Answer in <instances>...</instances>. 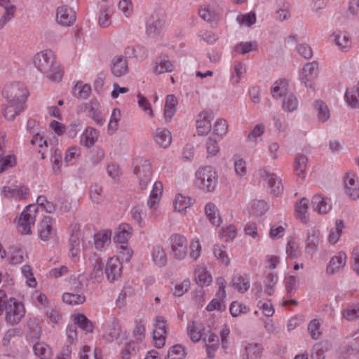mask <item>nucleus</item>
I'll return each instance as SVG.
<instances>
[{
    "label": "nucleus",
    "mask_w": 359,
    "mask_h": 359,
    "mask_svg": "<svg viewBox=\"0 0 359 359\" xmlns=\"http://www.w3.org/2000/svg\"><path fill=\"white\" fill-rule=\"evenodd\" d=\"M34 67L51 82L60 83L64 76V67L57 60L55 53L44 50L37 53L33 58Z\"/></svg>",
    "instance_id": "nucleus-1"
},
{
    "label": "nucleus",
    "mask_w": 359,
    "mask_h": 359,
    "mask_svg": "<svg viewBox=\"0 0 359 359\" xmlns=\"http://www.w3.org/2000/svg\"><path fill=\"white\" fill-rule=\"evenodd\" d=\"M170 255L179 261L184 260L188 255L190 258L196 261L201 255V245L197 238L192 239L190 243L182 235L173 234L168 239Z\"/></svg>",
    "instance_id": "nucleus-2"
},
{
    "label": "nucleus",
    "mask_w": 359,
    "mask_h": 359,
    "mask_svg": "<svg viewBox=\"0 0 359 359\" xmlns=\"http://www.w3.org/2000/svg\"><path fill=\"white\" fill-rule=\"evenodd\" d=\"M5 313V320L11 325H18L25 317L24 304L14 297L7 298L4 291L0 290V315Z\"/></svg>",
    "instance_id": "nucleus-3"
},
{
    "label": "nucleus",
    "mask_w": 359,
    "mask_h": 359,
    "mask_svg": "<svg viewBox=\"0 0 359 359\" xmlns=\"http://www.w3.org/2000/svg\"><path fill=\"white\" fill-rule=\"evenodd\" d=\"M217 182V172L212 166L206 165L199 168L195 173L194 185L203 193L215 191Z\"/></svg>",
    "instance_id": "nucleus-4"
},
{
    "label": "nucleus",
    "mask_w": 359,
    "mask_h": 359,
    "mask_svg": "<svg viewBox=\"0 0 359 359\" xmlns=\"http://www.w3.org/2000/svg\"><path fill=\"white\" fill-rule=\"evenodd\" d=\"M2 96L7 102L27 105L29 91L24 83L12 82L5 86L2 90Z\"/></svg>",
    "instance_id": "nucleus-5"
},
{
    "label": "nucleus",
    "mask_w": 359,
    "mask_h": 359,
    "mask_svg": "<svg viewBox=\"0 0 359 359\" xmlns=\"http://www.w3.org/2000/svg\"><path fill=\"white\" fill-rule=\"evenodd\" d=\"M263 186L267 187L271 194L278 196L283 193V186L282 180L276 174L268 172L266 170H257L254 176Z\"/></svg>",
    "instance_id": "nucleus-6"
},
{
    "label": "nucleus",
    "mask_w": 359,
    "mask_h": 359,
    "mask_svg": "<svg viewBox=\"0 0 359 359\" xmlns=\"http://www.w3.org/2000/svg\"><path fill=\"white\" fill-rule=\"evenodd\" d=\"M146 34L152 39L162 36L165 29V20L158 12H153L147 15L145 19Z\"/></svg>",
    "instance_id": "nucleus-7"
},
{
    "label": "nucleus",
    "mask_w": 359,
    "mask_h": 359,
    "mask_svg": "<svg viewBox=\"0 0 359 359\" xmlns=\"http://www.w3.org/2000/svg\"><path fill=\"white\" fill-rule=\"evenodd\" d=\"M168 334V325L165 318L158 316L152 322V341L157 348H163L165 344Z\"/></svg>",
    "instance_id": "nucleus-8"
},
{
    "label": "nucleus",
    "mask_w": 359,
    "mask_h": 359,
    "mask_svg": "<svg viewBox=\"0 0 359 359\" xmlns=\"http://www.w3.org/2000/svg\"><path fill=\"white\" fill-rule=\"evenodd\" d=\"M123 273V264L118 257H109L104 267V274L109 283L119 281Z\"/></svg>",
    "instance_id": "nucleus-9"
},
{
    "label": "nucleus",
    "mask_w": 359,
    "mask_h": 359,
    "mask_svg": "<svg viewBox=\"0 0 359 359\" xmlns=\"http://www.w3.org/2000/svg\"><path fill=\"white\" fill-rule=\"evenodd\" d=\"M223 8L221 5L215 1L203 5L198 9L199 16L206 22H217L223 16Z\"/></svg>",
    "instance_id": "nucleus-10"
},
{
    "label": "nucleus",
    "mask_w": 359,
    "mask_h": 359,
    "mask_svg": "<svg viewBox=\"0 0 359 359\" xmlns=\"http://www.w3.org/2000/svg\"><path fill=\"white\" fill-rule=\"evenodd\" d=\"M318 74V65L316 62L306 63L299 74V79L307 88H313Z\"/></svg>",
    "instance_id": "nucleus-11"
},
{
    "label": "nucleus",
    "mask_w": 359,
    "mask_h": 359,
    "mask_svg": "<svg viewBox=\"0 0 359 359\" xmlns=\"http://www.w3.org/2000/svg\"><path fill=\"white\" fill-rule=\"evenodd\" d=\"M1 194L5 198L15 200H25L29 196V189L24 184H19L2 187Z\"/></svg>",
    "instance_id": "nucleus-12"
},
{
    "label": "nucleus",
    "mask_w": 359,
    "mask_h": 359,
    "mask_svg": "<svg viewBox=\"0 0 359 359\" xmlns=\"http://www.w3.org/2000/svg\"><path fill=\"white\" fill-rule=\"evenodd\" d=\"M76 12L67 6H60L56 10V21L64 27L72 26L76 21Z\"/></svg>",
    "instance_id": "nucleus-13"
},
{
    "label": "nucleus",
    "mask_w": 359,
    "mask_h": 359,
    "mask_svg": "<svg viewBox=\"0 0 359 359\" xmlns=\"http://www.w3.org/2000/svg\"><path fill=\"white\" fill-rule=\"evenodd\" d=\"M212 114L209 111H203L196 117V129L198 135H207L211 130Z\"/></svg>",
    "instance_id": "nucleus-14"
},
{
    "label": "nucleus",
    "mask_w": 359,
    "mask_h": 359,
    "mask_svg": "<svg viewBox=\"0 0 359 359\" xmlns=\"http://www.w3.org/2000/svg\"><path fill=\"white\" fill-rule=\"evenodd\" d=\"M344 187L346 194L352 200L359 198V183L356 175L347 172L344 177Z\"/></svg>",
    "instance_id": "nucleus-15"
},
{
    "label": "nucleus",
    "mask_w": 359,
    "mask_h": 359,
    "mask_svg": "<svg viewBox=\"0 0 359 359\" xmlns=\"http://www.w3.org/2000/svg\"><path fill=\"white\" fill-rule=\"evenodd\" d=\"M135 174L140 180V185L146 188L151 177V164L147 160H140L134 169Z\"/></svg>",
    "instance_id": "nucleus-16"
},
{
    "label": "nucleus",
    "mask_w": 359,
    "mask_h": 359,
    "mask_svg": "<svg viewBox=\"0 0 359 359\" xmlns=\"http://www.w3.org/2000/svg\"><path fill=\"white\" fill-rule=\"evenodd\" d=\"M347 260L346 254L340 251L332 256L326 266V273L328 275L335 274L344 269Z\"/></svg>",
    "instance_id": "nucleus-17"
},
{
    "label": "nucleus",
    "mask_w": 359,
    "mask_h": 359,
    "mask_svg": "<svg viewBox=\"0 0 359 359\" xmlns=\"http://www.w3.org/2000/svg\"><path fill=\"white\" fill-rule=\"evenodd\" d=\"M264 348L262 344L253 341H246L243 345L241 357L248 359H261Z\"/></svg>",
    "instance_id": "nucleus-18"
},
{
    "label": "nucleus",
    "mask_w": 359,
    "mask_h": 359,
    "mask_svg": "<svg viewBox=\"0 0 359 359\" xmlns=\"http://www.w3.org/2000/svg\"><path fill=\"white\" fill-rule=\"evenodd\" d=\"M102 337L112 341L118 339L122 334V330L118 321L114 320L103 325Z\"/></svg>",
    "instance_id": "nucleus-19"
},
{
    "label": "nucleus",
    "mask_w": 359,
    "mask_h": 359,
    "mask_svg": "<svg viewBox=\"0 0 359 359\" xmlns=\"http://www.w3.org/2000/svg\"><path fill=\"white\" fill-rule=\"evenodd\" d=\"M111 241V231L109 229H102L95 233L93 245L97 250L104 251Z\"/></svg>",
    "instance_id": "nucleus-20"
},
{
    "label": "nucleus",
    "mask_w": 359,
    "mask_h": 359,
    "mask_svg": "<svg viewBox=\"0 0 359 359\" xmlns=\"http://www.w3.org/2000/svg\"><path fill=\"white\" fill-rule=\"evenodd\" d=\"M163 191V183L160 181L155 182L147 201V205L152 211H156L158 209Z\"/></svg>",
    "instance_id": "nucleus-21"
},
{
    "label": "nucleus",
    "mask_w": 359,
    "mask_h": 359,
    "mask_svg": "<svg viewBox=\"0 0 359 359\" xmlns=\"http://www.w3.org/2000/svg\"><path fill=\"white\" fill-rule=\"evenodd\" d=\"M194 280L200 287L209 286L212 282V277L206 267L197 265L194 270Z\"/></svg>",
    "instance_id": "nucleus-22"
},
{
    "label": "nucleus",
    "mask_w": 359,
    "mask_h": 359,
    "mask_svg": "<svg viewBox=\"0 0 359 359\" xmlns=\"http://www.w3.org/2000/svg\"><path fill=\"white\" fill-rule=\"evenodd\" d=\"M311 203L313 210L318 214H327L332 209L330 198L320 194H316L312 198Z\"/></svg>",
    "instance_id": "nucleus-23"
},
{
    "label": "nucleus",
    "mask_w": 359,
    "mask_h": 359,
    "mask_svg": "<svg viewBox=\"0 0 359 359\" xmlns=\"http://www.w3.org/2000/svg\"><path fill=\"white\" fill-rule=\"evenodd\" d=\"M100 133L92 127H87L80 135L79 144L86 148H90L97 141Z\"/></svg>",
    "instance_id": "nucleus-24"
},
{
    "label": "nucleus",
    "mask_w": 359,
    "mask_h": 359,
    "mask_svg": "<svg viewBox=\"0 0 359 359\" xmlns=\"http://www.w3.org/2000/svg\"><path fill=\"white\" fill-rule=\"evenodd\" d=\"M230 285L241 294L246 292L250 287V280L246 274H236L233 276Z\"/></svg>",
    "instance_id": "nucleus-25"
},
{
    "label": "nucleus",
    "mask_w": 359,
    "mask_h": 359,
    "mask_svg": "<svg viewBox=\"0 0 359 359\" xmlns=\"http://www.w3.org/2000/svg\"><path fill=\"white\" fill-rule=\"evenodd\" d=\"M153 140L159 147L168 148L172 142V135L169 130L158 128L153 134Z\"/></svg>",
    "instance_id": "nucleus-26"
},
{
    "label": "nucleus",
    "mask_w": 359,
    "mask_h": 359,
    "mask_svg": "<svg viewBox=\"0 0 359 359\" xmlns=\"http://www.w3.org/2000/svg\"><path fill=\"white\" fill-rule=\"evenodd\" d=\"M111 73L116 77H121L128 72L127 60L122 55L115 56L111 61Z\"/></svg>",
    "instance_id": "nucleus-27"
},
{
    "label": "nucleus",
    "mask_w": 359,
    "mask_h": 359,
    "mask_svg": "<svg viewBox=\"0 0 359 359\" xmlns=\"http://www.w3.org/2000/svg\"><path fill=\"white\" fill-rule=\"evenodd\" d=\"M27 105L14 102H7L3 109V115L8 121H13L15 118L22 113Z\"/></svg>",
    "instance_id": "nucleus-28"
},
{
    "label": "nucleus",
    "mask_w": 359,
    "mask_h": 359,
    "mask_svg": "<svg viewBox=\"0 0 359 359\" xmlns=\"http://www.w3.org/2000/svg\"><path fill=\"white\" fill-rule=\"evenodd\" d=\"M330 39L343 51H347L351 47V39L346 32H334L330 35Z\"/></svg>",
    "instance_id": "nucleus-29"
},
{
    "label": "nucleus",
    "mask_w": 359,
    "mask_h": 359,
    "mask_svg": "<svg viewBox=\"0 0 359 359\" xmlns=\"http://www.w3.org/2000/svg\"><path fill=\"white\" fill-rule=\"evenodd\" d=\"M37 213L38 207L36 205H27L19 217L18 224H34Z\"/></svg>",
    "instance_id": "nucleus-30"
},
{
    "label": "nucleus",
    "mask_w": 359,
    "mask_h": 359,
    "mask_svg": "<svg viewBox=\"0 0 359 359\" xmlns=\"http://www.w3.org/2000/svg\"><path fill=\"white\" fill-rule=\"evenodd\" d=\"M174 69V63L170 60L168 57H159L156 59L154 62L152 66V71L156 75L171 72Z\"/></svg>",
    "instance_id": "nucleus-31"
},
{
    "label": "nucleus",
    "mask_w": 359,
    "mask_h": 359,
    "mask_svg": "<svg viewBox=\"0 0 359 359\" xmlns=\"http://www.w3.org/2000/svg\"><path fill=\"white\" fill-rule=\"evenodd\" d=\"M204 212L212 224H220L223 222L217 206L212 202H208L205 205Z\"/></svg>",
    "instance_id": "nucleus-32"
},
{
    "label": "nucleus",
    "mask_w": 359,
    "mask_h": 359,
    "mask_svg": "<svg viewBox=\"0 0 359 359\" xmlns=\"http://www.w3.org/2000/svg\"><path fill=\"white\" fill-rule=\"evenodd\" d=\"M344 100L349 107L352 109L359 108V81L355 86L346 89Z\"/></svg>",
    "instance_id": "nucleus-33"
},
{
    "label": "nucleus",
    "mask_w": 359,
    "mask_h": 359,
    "mask_svg": "<svg viewBox=\"0 0 359 359\" xmlns=\"http://www.w3.org/2000/svg\"><path fill=\"white\" fill-rule=\"evenodd\" d=\"M204 330V326L198 322L192 321L187 327V334L194 343L198 342L202 339Z\"/></svg>",
    "instance_id": "nucleus-34"
},
{
    "label": "nucleus",
    "mask_w": 359,
    "mask_h": 359,
    "mask_svg": "<svg viewBox=\"0 0 359 359\" xmlns=\"http://www.w3.org/2000/svg\"><path fill=\"white\" fill-rule=\"evenodd\" d=\"M203 341L208 357L214 358L215 352L219 346V340L217 335L214 333L209 332L203 339Z\"/></svg>",
    "instance_id": "nucleus-35"
},
{
    "label": "nucleus",
    "mask_w": 359,
    "mask_h": 359,
    "mask_svg": "<svg viewBox=\"0 0 359 359\" xmlns=\"http://www.w3.org/2000/svg\"><path fill=\"white\" fill-rule=\"evenodd\" d=\"M72 319L75 325L86 333H92L93 332L94 325L93 323L84 314H73Z\"/></svg>",
    "instance_id": "nucleus-36"
},
{
    "label": "nucleus",
    "mask_w": 359,
    "mask_h": 359,
    "mask_svg": "<svg viewBox=\"0 0 359 359\" xmlns=\"http://www.w3.org/2000/svg\"><path fill=\"white\" fill-rule=\"evenodd\" d=\"M151 255V260L156 266L163 267L167 264L168 256L163 247L160 245L154 247Z\"/></svg>",
    "instance_id": "nucleus-37"
},
{
    "label": "nucleus",
    "mask_w": 359,
    "mask_h": 359,
    "mask_svg": "<svg viewBox=\"0 0 359 359\" xmlns=\"http://www.w3.org/2000/svg\"><path fill=\"white\" fill-rule=\"evenodd\" d=\"M194 200L189 197L177 194L173 200V208L175 211L183 212L189 208L193 203Z\"/></svg>",
    "instance_id": "nucleus-38"
},
{
    "label": "nucleus",
    "mask_w": 359,
    "mask_h": 359,
    "mask_svg": "<svg viewBox=\"0 0 359 359\" xmlns=\"http://www.w3.org/2000/svg\"><path fill=\"white\" fill-rule=\"evenodd\" d=\"M306 165L307 157L305 155L297 154L294 162V172L302 180L305 177Z\"/></svg>",
    "instance_id": "nucleus-39"
},
{
    "label": "nucleus",
    "mask_w": 359,
    "mask_h": 359,
    "mask_svg": "<svg viewBox=\"0 0 359 359\" xmlns=\"http://www.w3.org/2000/svg\"><path fill=\"white\" fill-rule=\"evenodd\" d=\"M178 104L177 97L174 95H168L165 97L164 106V116L165 119L170 120L176 112Z\"/></svg>",
    "instance_id": "nucleus-40"
},
{
    "label": "nucleus",
    "mask_w": 359,
    "mask_h": 359,
    "mask_svg": "<svg viewBox=\"0 0 359 359\" xmlns=\"http://www.w3.org/2000/svg\"><path fill=\"white\" fill-rule=\"evenodd\" d=\"M187 355V348L182 344H177L168 348L165 359H186Z\"/></svg>",
    "instance_id": "nucleus-41"
},
{
    "label": "nucleus",
    "mask_w": 359,
    "mask_h": 359,
    "mask_svg": "<svg viewBox=\"0 0 359 359\" xmlns=\"http://www.w3.org/2000/svg\"><path fill=\"white\" fill-rule=\"evenodd\" d=\"M226 297H219L218 294H215V297L206 306V311L208 312L218 311L223 312L226 309Z\"/></svg>",
    "instance_id": "nucleus-42"
},
{
    "label": "nucleus",
    "mask_w": 359,
    "mask_h": 359,
    "mask_svg": "<svg viewBox=\"0 0 359 359\" xmlns=\"http://www.w3.org/2000/svg\"><path fill=\"white\" fill-rule=\"evenodd\" d=\"M232 161L236 175L239 178H244L248 172L246 161L239 155H234Z\"/></svg>",
    "instance_id": "nucleus-43"
},
{
    "label": "nucleus",
    "mask_w": 359,
    "mask_h": 359,
    "mask_svg": "<svg viewBox=\"0 0 359 359\" xmlns=\"http://www.w3.org/2000/svg\"><path fill=\"white\" fill-rule=\"evenodd\" d=\"M309 199L306 198H302L295 205L296 217L299 219L302 223H306L307 220V211L309 208Z\"/></svg>",
    "instance_id": "nucleus-44"
},
{
    "label": "nucleus",
    "mask_w": 359,
    "mask_h": 359,
    "mask_svg": "<svg viewBox=\"0 0 359 359\" xmlns=\"http://www.w3.org/2000/svg\"><path fill=\"white\" fill-rule=\"evenodd\" d=\"M65 304L75 306L82 304L86 302V297L82 293L65 292L62 296Z\"/></svg>",
    "instance_id": "nucleus-45"
},
{
    "label": "nucleus",
    "mask_w": 359,
    "mask_h": 359,
    "mask_svg": "<svg viewBox=\"0 0 359 359\" xmlns=\"http://www.w3.org/2000/svg\"><path fill=\"white\" fill-rule=\"evenodd\" d=\"M33 351L35 355L40 359H50L53 355L51 348L43 342L36 343L33 346Z\"/></svg>",
    "instance_id": "nucleus-46"
},
{
    "label": "nucleus",
    "mask_w": 359,
    "mask_h": 359,
    "mask_svg": "<svg viewBox=\"0 0 359 359\" xmlns=\"http://www.w3.org/2000/svg\"><path fill=\"white\" fill-rule=\"evenodd\" d=\"M0 6L4 7L6 10V13L0 19V28H1L13 17L15 7L10 0H0Z\"/></svg>",
    "instance_id": "nucleus-47"
},
{
    "label": "nucleus",
    "mask_w": 359,
    "mask_h": 359,
    "mask_svg": "<svg viewBox=\"0 0 359 359\" xmlns=\"http://www.w3.org/2000/svg\"><path fill=\"white\" fill-rule=\"evenodd\" d=\"M215 257L223 265L227 266L231 262V258L226 250L225 246L215 245L212 250Z\"/></svg>",
    "instance_id": "nucleus-48"
},
{
    "label": "nucleus",
    "mask_w": 359,
    "mask_h": 359,
    "mask_svg": "<svg viewBox=\"0 0 359 359\" xmlns=\"http://www.w3.org/2000/svg\"><path fill=\"white\" fill-rule=\"evenodd\" d=\"M124 54L128 57H135L143 60L147 57L146 50L141 46H128L124 50Z\"/></svg>",
    "instance_id": "nucleus-49"
},
{
    "label": "nucleus",
    "mask_w": 359,
    "mask_h": 359,
    "mask_svg": "<svg viewBox=\"0 0 359 359\" xmlns=\"http://www.w3.org/2000/svg\"><path fill=\"white\" fill-rule=\"evenodd\" d=\"M91 93V87L88 84H84L83 82H77L72 89V93L74 97L80 99H86Z\"/></svg>",
    "instance_id": "nucleus-50"
},
{
    "label": "nucleus",
    "mask_w": 359,
    "mask_h": 359,
    "mask_svg": "<svg viewBox=\"0 0 359 359\" xmlns=\"http://www.w3.org/2000/svg\"><path fill=\"white\" fill-rule=\"evenodd\" d=\"M248 209L252 215H262L268 210L269 205L264 201L255 200L250 203Z\"/></svg>",
    "instance_id": "nucleus-51"
},
{
    "label": "nucleus",
    "mask_w": 359,
    "mask_h": 359,
    "mask_svg": "<svg viewBox=\"0 0 359 359\" xmlns=\"http://www.w3.org/2000/svg\"><path fill=\"white\" fill-rule=\"evenodd\" d=\"M288 82L285 79H279L274 82L271 88V94L274 98L283 96L287 92Z\"/></svg>",
    "instance_id": "nucleus-52"
},
{
    "label": "nucleus",
    "mask_w": 359,
    "mask_h": 359,
    "mask_svg": "<svg viewBox=\"0 0 359 359\" xmlns=\"http://www.w3.org/2000/svg\"><path fill=\"white\" fill-rule=\"evenodd\" d=\"M133 233L132 229L128 226L127 229L119 227L114 236V241L121 245H127L128 240Z\"/></svg>",
    "instance_id": "nucleus-53"
},
{
    "label": "nucleus",
    "mask_w": 359,
    "mask_h": 359,
    "mask_svg": "<svg viewBox=\"0 0 359 359\" xmlns=\"http://www.w3.org/2000/svg\"><path fill=\"white\" fill-rule=\"evenodd\" d=\"M317 117L321 122H325L330 118V114L327 106L323 101L316 100L314 104Z\"/></svg>",
    "instance_id": "nucleus-54"
},
{
    "label": "nucleus",
    "mask_w": 359,
    "mask_h": 359,
    "mask_svg": "<svg viewBox=\"0 0 359 359\" xmlns=\"http://www.w3.org/2000/svg\"><path fill=\"white\" fill-rule=\"evenodd\" d=\"M229 131V125L223 118H218L213 124V134L217 137H223Z\"/></svg>",
    "instance_id": "nucleus-55"
},
{
    "label": "nucleus",
    "mask_w": 359,
    "mask_h": 359,
    "mask_svg": "<svg viewBox=\"0 0 359 359\" xmlns=\"http://www.w3.org/2000/svg\"><path fill=\"white\" fill-rule=\"evenodd\" d=\"M245 72L246 69L244 64L240 62H234L231 76V82L234 84L238 83L241 79L245 76Z\"/></svg>",
    "instance_id": "nucleus-56"
},
{
    "label": "nucleus",
    "mask_w": 359,
    "mask_h": 359,
    "mask_svg": "<svg viewBox=\"0 0 359 359\" xmlns=\"http://www.w3.org/2000/svg\"><path fill=\"white\" fill-rule=\"evenodd\" d=\"M102 187L97 184H93L89 189V196L91 201L94 203L99 204L104 201Z\"/></svg>",
    "instance_id": "nucleus-57"
},
{
    "label": "nucleus",
    "mask_w": 359,
    "mask_h": 359,
    "mask_svg": "<svg viewBox=\"0 0 359 359\" xmlns=\"http://www.w3.org/2000/svg\"><path fill=\"white\" fill-rule=\"evenodd\" d=\"M121 113L120 109L115 108L112 111L110 120L108 123V133L113 135L118 130V122L121 120Z\"/></svg>",
    "instance_id": "nucleus-58"
},
{
    "label": "nucleus",
    "mask_w": 359,
    "mask_h": 359,
    "mask_svg": "<svg viewBox=\"0 0 359 359\" xmlns=\"http://www.w3.org/2000/svg\"><path fill=\"white\" fill-rule=\"evenodd\" d=\"M81 156V148L77 145L68 147L65 154V162L67 164H74L75 161Z\"/></svg>",
    "instance_id": "nucleus-59"
},
{
    "label": "nucleus",
    "mask_w": 359,
    "mask_h": 359,
    "mask_svg": "<svg viewBox=\"0 0 359 359\" xmlns=\"http://www.w3.org/2000/svg\"><path fill=\"white\" fill-rule=\"evenodd\" d=\"M113 14L112 9L111 8L105 7L103 8L99 14L98 24L102 27H108L111 23V16Z\"/></svg>",
    "instance_id": "nucleus-60"
},
{
    "label": "nucleus",
    "mask_w": 359,
    "mask_h": 359,
    "mask_svg": "<svg viewBox=\"0 0 359 359\" xmlns=\"http://www.w3.org/2000/svg\"><path fill=\"white\" fill-rule=\"evenodd\" d=\"M250 311L248 306L238 302L233 301L230 304L229 312L233 317H238L242 314H245Z\"/></svg>",
    "instance_id": "nucleus-61"
},
{
    "label": "nucleus",
    "mask_w": 359,
    "mask_h": 359,
    "mask_svg": "<svg viewBox=\"0 0 359 359\" xmlns=\"http://www.w3.org/2000/svg\"><path fill=\"white\" fill-rule=\"evenodd\" d=\"M218 233L219 238L224 241L231 240L236 235V226H219Z\"/></svg>",
    "instance_id": "nucleus-62"
},
{
    "label": "nucleus",
    "mask_w": 359,
    "mask_h": 359,
    "mask_svg": "<svg viewBox=\"0 0 359 359\" xmlns=\"http://www.w3.org/2000/svg\"><path fill=\"white\" fill-rule=\"evenodd\" d=\"M285 252L288 257L291 259H297L301 257L302 252L299 243L294 240L288 241Z\"/></svg>",
    "instance_id": "nucleus-63"
},
{
    "label": "nucleus",
    "mask_w": 359,
    "mask_h": 359,
    "mask_svg": "<svg viewBox=\"0 0 359 359\" xmlns=\"http://www.w3.org/2000/svg\"><path fill=\"white\" fill-rule=\"evenodd\" d=\"M283 109L287 112H292L298 107V100L294 95H288L283 99Z\"/></svg>",
    "instance_id": "nucleus-64"
}]
</instances>
